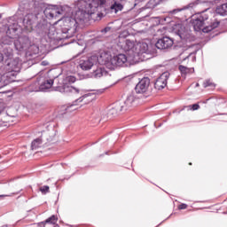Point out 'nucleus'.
I'll return each mask as SVG.
<instances>
[{
    "mask_svg": "<svg viewBox=\"0 0 227 227\" xmlns=\"http://www.w3.org/2000/svg\"><path fill=\"white\" fill-rule=\"evenodd\" d=\"M107 0H80L77 3L78 10L73 12V18L76 20V24H81L84 22L87 17H91L94 20L97 19H102L104 13H102V9H104V4H106Z\"/></svg>",
    "mask_w": 227,
    "mask_h": 227,
    "instance_id": "1",
    "label": "nucleus"
},
{
    "mask_svg": "<svg viewBox=\"0 0 227 227\" xmlns=\"http://www.w3.org/2000/svg\"><path fill=\"white\" fill-rule=\"evenodd\" d=\"M20 59H9L7 65L5 66V70L7 72V74H4L0 78V88H4V86H7L9 84L10 81L6 79L9 75H17L19 72H20Z\"/></svg>",
    "mask_w": 227,
    "mask_h": 227,
    "instance_id": "2",
    "label": "nucleus"
},
{
    "mask_svg": "<svg viewBox=\"0 0 227 227\" xmlns=\"http://www.w3.org/2000/svg\"><path fill=\"white\" fill-rule=\"evenodd\" d=\"M98 61H100L102 65H107V62L109 61V55L107 53H103L100 57L91 56L85 60H81L79 67L82 70H91L93 65Z\"/></svg>",
    "mask_w": 227,
    "mask_h": 227,
    "instance_id": "3",
    "label": "nucleus"
},
{
    "mask_svg": "<svg viewBox=\"0 0 227 227\" xmlns=\"http://www.w3.org/2000/svg\"><path fill=\"white\" fill-rule=\"evenodd\" d=\"M75 81H77V78L74 75L66 76L63 79L62 86L58 87V91H59L60 93L79 94V91H80L79 89L72 86V84H74V82H75Z\"/></svg>",
    "mask_w": 227,
    "mask_h": 227,
    "instance_id": "4",
    "label": "nucleus"
},
{
    "mask_svg": "<svg viewBox=\"0 0 227 227\" xmlns=\"http://www.w3.org/2000/svg\"><path fill=\"white\" fill-rule=\"evenodd\" d=\"M36 20H38V16L36 14H27L23 19L24 29L31 33L33 27H35V25L36 24Z\"/></svg>",
    "mask_w": 227,
    "mask_h": 227,
    "instance_id": "5",
    "label": "nucleus"
},
{
    "mask_svg": "<svg viewBox=\"0 0 227 227\" xmlns=\"http://www.w3.org/2000/svg\"><path fill=\"white\" fill-rule=\"evenodd\" d=\"M148 88H150V78L144 77L135 87L136 93H146L148 91Z\"/></svg>",
    "mask_w": 227,
    "mask_h": 227,
    "instance_id": "6",
    "label": "nucleus"
},
{
    "mask_svg": "<svg viewBox=\"0 0 227 227\" xmlns=\"http://www.w3.org/2000/svg\"><path fill=\"white\" fill-rule=\"evenodd\" d=\"M107 55L109 57L108 61L106 63L110 61L113 67H123L127 62V55L125 54H119L117 56H114L113 59H111V55Z\"/></svg>",
    "mask_w": 227,
    "mask_h": 227,
    "instance_id": "7",
    "label": "nucleus"
},
{
    "mask_svg": "<svg viewBox=\"0 0 227 227\" xmlns=\"http://www.w3.org/2000/svg\"><path fill=\"white\" fill-rule=\"evenodd\" d=\"M63 13V10L58 6H52L44 10V15L47 19H59V15Z\"/></svg>",
    "mask_w": 227,
    "mask_h": 227,
    "instance_id": "8",
    "label": "nucleus"
},
{
    "mask_svg": "<svg viewBox=\"0 0 227 227\" xmlns=\"http://www.w3.org/2000/svg\"><path fill=\"white\" fill-rule=\"evenodd\" d=\"M168 79H169V73L165 72L161 74L154 82V88L156 90H164V87L168 86Z\"/></svg>",
    "mask_w": 227,
    "mask_h": 227,
    "instance_id": "9",
    "label": "nucleus"
},
{
    "mask_svg": "<svg viewBox=\"0 0 227 227\" xmlns=\"http://www.w3.org/2000/svg\"><path fill=\"white\" fill-rule=\"evenodd\" d=\"M207 17L205 15H200L192 20V24L193 26V29L195 31H201L203 27H205V21L207 20Z\"/></svg>",
    "mask_w": 227,
    "mask_h": 227,
    "instance_id": "10",
    "label": "nucleus"
},
{
    "mask_svg": "<svg viewBox=\"0 0 227 227\" xmlns=\"http://www.w3.org/2000/svg\"><path fill=\"white\" fill-rule=\"evenodd\" d=\"M37 82L39 84L40 90L44 91V90H51L52 88V84H54V80L48 79L44 76L37 77Z\"/></svg>",
    "mask_w": 227,
    "mask_h": 227,
    "instance_id": "11",
    "label": "nucleus"
},
{
    "mask_svg": "<svg viewBox=\"0 0 227 227\" xmlns=\"http://www.w3.org/2000/svg\"><path fill=\"white\" fill-rule=\"evenodd\" d=\"M173 39L169 37H163L161 39H159L156 43L157 49H160V51H164L166 49H170V47H173Z\"/></svg>",
    "mask_w": 227,
    "mask_h": 227,
    "instance_id": "12",
    "label": "nucleus"
},
{
    "mask_svg": "<svg viewBox=\"0 0 227 227\" xmlns=\"http://www.w3.org/2000/svg\"><path fill=\"white\" fill-rule=\"evenodd\" d=\"M62 20L63 26L67 31H70V29H77V20H74V16L65 17Z\"/></svg>",
    "mask_w": 227,
    "mask_h": 227,
    "instance_id": "13",
    "label": "nucleus"
},
{
    "mask_svg": "<svg viewBox=\"0 0 227 227\" xmlns=\"http://www.w3.org/2000/svg\"><path fill=\"white\" fill-rule=\"evenodd\" d=\"M56 223H58V218L56 215H51L45 222H43V227H56Z\"/></svg>",
    "mask_w": 227,
    "mask_h": 227,
    "instance_id": "14",
    "label": "nucleus"
},
{
    "mask_svg": "<svg viewBox=\"0 0 227 227\" xmlns=\"http://www.w3.org/2000/svg\"><path fill=\"white\" fill-rule=\"evenodd\" d=\"M179 71L183 77L189 75V74H194V67H187L185 66H179Z\"/></svg>",
    "mask_w": 227,
    "mask_h": 227,
    "instance_id": "15",
    "label": "nucleus"
},
{
    "mask_svg": "<svg viewBox=\"0 0 227 227\" xmlns=\"http://www.w3.org/2000/svg\"><path fill=\"white\" fill-rule=\"evenodd\" d=\"M215 12L218 15H227V3L218 5Z\"/></svg>",
    "mask_w": 227,
    "mask_h": 227,
    "instance_id": "16",
    "label": "nucleus"
},
{
    "mask_svg": "<svg viewBox=\"0 0 227 227\" xmlns=\"http://www.w3.org/2000/svg\"><path fill=\"white\" fill-rule=\"evenodd\" d=\"M134 102H137V98H136V96H134V94H130L129 96H128L124 104L126 107H130L132 106V104H134Z\"/></svg>",
    "mask_w": 227,
    "mask_h": 227,
    "instance_id": "17",
    "label": "nucleus"
},
{
    "mask_svg": "<svg viewBox=\"0 0 227 227\" xmlns=\"http://www.w3.org/2000/svg\"><path fill=\"white\" fill-rule=\"evenodd\" d=\"M4 54L5 58H7L8 59H12V58L13 56V49H12L10 46L4 47Z\"/></svg>",
    "mask_w": 227,
    "mask_h": 227,
    "instance_id": "18",
    "label": "nucleus"
},
{
    "mask_svg": "<svg viewBox=\"0 0 227 227\" xmlns=\"http://www.w3.org/2000/svg\"><path fill=\"white\" fill-rule=\"evenodd\" d=\"M110 8L112 12L114 11V13H118V12H121L123 10V5L121 4L114 2V4H112Z\"/></svg>",
    "mask_w": 227,
    "mask_h": 227,
    "instance_id": "19",
    "label": "nucleus"
},
{
    "mask_svg": "<svg viewBox=\"0 0 227 227\" xmlns=\"http://www.w3.org/2000/svg\"><path fill=\"white\" fill-rule=\"evenodd\" d=\"M40 145H42V139L41 138L35 139L31 144L32 150H36L37 148H40Z\"/></svg>",
    "mask_w": 227,
    "mask_h": 227,
    "instance_id": "20",
    "label": "nucleus"
},
{
    "mask_svg": "<svg viewBox=\"0 0 227 227\" xmlns=\"http://www.w3.org/2000/svg\"><path fill=\"white\" fill-rule=\"evenodd\" d=\"M102 68H98L93 72V77H95L96 79H98V77H102Z\"/></svg>",
    "mask_w": 227,
    "mask_h": 227,
    "instance_id": "21",
    "label": "nucleus"
},
{
    "mask_svg": "<svg viewBox=\"0 0 227 227\" xmlns=\"http://www.w3.org/2000/svg\"><path fill=\"white\" fill-rule=\"evenodd\" d=\"M203 86L204 88H208V87H212L215 88V85L210 81V80H207L206 82H203Z\"/></svg>",
    "mask_w": 227,
    "mask_h": 227,
    "instance_id": "22",
    "label": "nucleus"
},
{
    "mask_svg": "<svg viewBox=\"0 0 227 227\" xmlns=\"http://www.w3.org/2000/svg\"><path fill=\"white\" fill-rule=\"evenodd\" d=\"M39 191H41V192L43 194H47V192H49V191H50V188H49V186L44 185V186L40 187Z\"/></svg>",
    "mask_w": 227,
    "mask_h": 227,
    "instance_id": "23",
    "label": "nucleus"
},
{
    "mask_svg": "<svg viewBox=\"0 0 227 227\" xmlns=\"http://www.w3.org/2000/svg\"><path fill=\"white\" fill-rule=\"evenodd\" d=\"M188 108L191 111H198V109H200V105L199 104L190 105V106H188Z\"/></svg>",
    "mask_w": 227,
    "mask_h": 227,
    "instance_id": "24",
    "label": "nucleus"
},
{
    "mask_svg": "<svg viewBox=\"0 0 227 227\" xmlns=\"http://www.w3.org/2000/svg\"><path fill=\"white\" fill-rule=\"evenodd\" d=\"M186 208H187V204L182 203L178 206V210H185Z\"/></svg>",
    "mask_w": 227,
    "mask_h": 227,
    "instance_id": "25",
    "label": "nucleus"
},
{
    "mask_svg": "<svg viewBox=\"0 0 227 227\" xmlns=\"http://www.w3.org/2000/svg\"><path fill=\"white\" fill-rule=\"evenodd\" d=\"M88 97H90V94H85L84 96H82V98H80L75 102H82V100H84V98H88Z\"/></svg>",
    "mask_w": 227,
    "mask_h": 227,
    "instance_id": "26",
    "label": "nucleus"
},
{
    "mask_svg": "<svg viewBox=\"0 0 227 227\" xmlns=\"http://www.w3.org/2000/svg\"><path fill=\"white\" fill-rule=\"evenodd\" d=\"M75 106V104L74 105H71L70 106H67V108H64L65 109V111H66V113H72V107H74Z\"/></svg>",
    "mask_w": 227,
    "mask_h": 227,
    "instance_id": "27",
    "label": "nucleus"
},
{
    "mask_svg": "<svg viewBox=\"0 0 227 227\" xmlns=\"http://www.w3.org/2000/svg\"><path fill=\"white\" fill-rule=\"evenodd\" d=\"M126 45H129V47H130V49H132V47H134V43H132V42H130V41H126Z\"/></svg>",
    "mask_w": 227,
    "mask_h": 227,
    "instance_id": "28",
    "label": "nucleus"
},
{
    "mask_svg": "<svg viewBox=\"0 0 227 227\" xmlns=\"http://www.w3.org/2000/svg\"><path fill=\"white\" fill-rule=\"evenodd\" d=\"M108 31H111V27H106L102 30L103 33H107Z\"/></svg>",
    "mask_w": 227,
    "mask_h": 227,
    "instance_id": "29",
    "label": "nucleus"
},
{
    "mask_svg": "<svg viewBox=\"0 0 227 227\" xmlns=\"http://www.w3.org/2000/svg\"><path fill=\"white\" fill-rule=\"evenodd\" d=\"M4 60V56L3 55V53H0V63H3Z\"/></svg>",
    "mask_w": 227,
    "mask_h": 227,
    "instance_id": "30",
    "label": "nucleus"
},
{
    "mask_svg": "<svg viewBox=\"0 0 227 227\" xmlns=\"http://www.w3.org/2000/svg\"><path fill=\"white\" fill-rule=\"evenodd\" d=\"M18 43H19V42H15V43H14L16 49H20H20H24V46H21V47L19 48V46H17Z\"/></svg>",
    "mask_w": 227,
    "mask_h": 227,
    "instance_id": "31",
    "label": "nucleus"
},
{
    "mask_svg": "<svg viewBox=\"0 0 227 227\" xmlns=\"http://www.w3.org/2000/svg\"><path fill=\"white\" fill-rule=\"evenodd\" d=\"M5 195H0V198H4Z\"/></svg>",
    "mask_w": 227,
    "mask_h": 227,
    "instance_id": "32",
    "label": "nucleus"
},
{
    "mask_svg": "<svg viewBox=\"0 0 227 227\" xmlns=\"http://www.w3.org/2000/svg\"><path fill=\"white\" fill-rule=\"evenodd\" d=\"M219 23H216V26H214V27H217V25H218Z\"/></svg>",
    "mask_w": 227,
    "mask_h": 227,
    "instance_id": "33",
    "label": "nucleus"
},
{
    "mask_svg": "<svg viewBox=\"0 0 227 227\" xmlns=\"http://www.w3.org/2000/svg\"><path fill=\"white\" fill-rule=\"evenodd\" d=\"M189 166H192V162H190V163H189Z\"/></svg>",
    "mask_w": 227,
    "mask_h": 227,
    "instance_id": "34",
    "label": "nucleus"
},
{
    "mask_svg": "<svg viewBox=\"0 0 227 227\" xmlns=\"http://www.w3.org/2000/svg\"><path fill=\"white\" fill-rule=\"evenodd\" d=\"M128 51H130V47L128 48Z\"/></svg>",
    "mask_w": 227,
    "mask_h": 227,
    "instance_id": "35",
    "label": "nucleus"
},
{
    "mask_svg": "<svg viewBox=\"0 0 227 227\" xmlns=\"http://www.w3.org/2000/svg\"><path fill=\"white\" fill-rule=\"evenodd\" d=\"M197 86H200V83H197Z\"/></svg>",
    "mask_w": 227,
    "mask_h": 227,
    "instance_id": "36",
    "label": "nucleus"
},
{
    "mask_svg": "<svg viewBox=\"0 0 227 227\" xmlns=\"http://www.w3.org/2000/svg\"><path fill=\"white\" fill-rule=\"evenodd\" d=\"M77 108H74L73 110H76Z\"/></svg>",
    "mask_w": 227,
    "mask_h": 227,
    "instance_id": "37",
    "label": "nucleus"
}]
</instances>
